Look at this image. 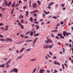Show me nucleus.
<instances>
[{
	"instance_id": "nucleus-25",
	"label": "nucleus",
	"mask_w": 73,
	"mask_h": 73,
	"mask_svg": "<svg viewBox=\"0 0 73 73\" xmlns=\"http://www.w3.org/2000/svg\"><path fill=\"white\" fill-rule=\"evenodd\" d=\"M53 45V44H52V45H51L50 46H49V49L51 48H52V47Z\"/></svg>"
},
{
	"instance_id": "nucleus-53",
	"label": "nucleus",
	"mask_w": 73,
	"mask_h": 73,
	"mask_svg": "<svg viewBox=\"0 0 73 73\" xmlns=\"http://www.w3.org/2000/svg\"><path fill=\"white\" fill-rule=\"evenodd\" d=\"M34 21H37V18H35V19H34Z\"/></svg>"
},
{
	"instance_id": "nucleus-59",
	"label": "nucleus",
	"mask_w": 73,
	"mask_h": 73,
	"mask_svg": "<svg viewBox=\"0 0 73 73\" xmlns=\"http://www.w3.org/2000/svg\"><path fill=\"white\" fill-rule=\"evenodd\" d=\"M9 66H10L9 65H8L6 66V67H9Z\"/></svg>"
},
{
	"instance_id": "nucleus-8",
	"label": "nucleus",
	"mask_w": 73,
	"mask_h": 73,
	"mask_svg": "<svg viewBox=\"0 0 73 73\" xmlns=\"http://www.w3.org/2000/svg\"><path fill=\"white\" fill-rule=\"evenodd\" d=\"M54 63L56 65L58 64L59 66L60 65V64L59 62H57V61L55 60L54 62Z\"/></svg>"
},
{
	"instance_id": "nucleus-23",
	"label": "nucleus",
	"mask_w": 73,
	"mask_h": 73,
	"mask_svg": "<svg viewBox=\"0 0 73 73\" xmlns=\"http://www.w3.org/2000/svg\"><path fill=\"white\" fill-rule=\"evenodd\" d=\"M36 68H35L34 69V70H33V72H32L33 73L36 71Z\"/></svg>"
},
{
	"instance_id": "nucleus-43",
	"label": "nucleus",
	"mask_w": 73,
	"mask_h": 73,
	"mask_svg": "<svg viewBox=\"0 0 73 73\" xmlns=\"http://www.w3.org/2000/svg\"><path fill=\"white\" fill-rule=\"evenodd\" d=\"M60 23H58L57 25V27H58L60 25Z\"/></svg>"
},
{
	"instance_id": "nucleus-6",
	"label": "nucleus",
	"mask_w": 73,
	"mask_h": 73,
	"mask_svg": "<svg viewBox=\"0 0 73 73\" xmlns=\"http://www.w3.org/2000/svg\"><path fill=\"white\" fill-rule=\"evenodd\" d=\"M45 71V70L43 69H40L39 70L40 73H44V72Z\"/></svg>"
},
{
	"instance_id": "nucleus-61",
	"label": "nucleus",
	"mask_w": 73,
	"mask_h": 73,
	"mask_svg": "<svg viewBox=\"0 0 73 73\" xmlns=\"http://www.w3.org/2000/svg\"><path fill=\"white\" fill-rule=\"evenodd\" d=\"M49 54H50L51 55H53L50 52L49 53Z\"/></svg>"
},
{
	"instance_id": "nucleus-47",
	"label": "nucleus",
	"mask_w": 73,
	"mask_h": 73,
	"mask_svg": "<svg viewBox=\"0 0 73 73\" xmlns=\"http://www.w3.org/2000/svg\"><path fill=\"white\" fill-rule=\"evenodd\" d=\"M19 58H20V56H19L17 58V60H18Z\"/></svg>"
},
{
	"instance_id": "nucleus-32",
	"label": "nucleus",
	"mask_w": 73,
	"mask_h": 73,
	"mask_svg": "<svg viewBox=\"0 0 73 73\" xmlns=\"http://www.w3.org/2000/svg\"><path fill=\"white\" fill-rule=\"evenodd\" d=\"M54 18V19H57V18L56 17H55V16H54V17H52V18L53 19Z\"/></svg>"
},
{
	"instance_id": "nucleus-55",
	"label": "nucleus",
	"mask_w": 73,
	"mask_h": 73,
	"mask_svg": "<svg viewBox=\"0 0 73 73\" xmlns=\"http://www.w3.org/2000/svg\"><path fill=\"white\" fill-rule=\"evenodd\" d=\"M0 37H1L2 38H3V36L2 35H0Z\"/></svg>"
},
{
	"instance_id": "nucleus-40",
	"label": "nucleus",
	"mask_w": 73,
	"mask_h": 73,
	"mask_svg": "<svg viewBox=\"0 0 73 73\" xmlns=\"http://www.w3.org/2000/svg\"><path fill=\"white\" fill-rule=\"evenodd\" d=\"M64 24V22H60V24H61V25H62V24Z\"/></svg>"
},
{
	"instance_id": "nucleus-1",
	"label": "nucleus",
	"mask_w": 73,
	"mask_h": 73,
	"mask_svg": "<svg viewBox=\"0 0 73 73\" xmlns=\"http://www.w3.org/2000/svg\"><path fill=\"white\" fill-rule=\"evenodd\" d=\"M5 4L6 6H10L11 4V1L9 2V3H8V4L7 1L5 0Z\"/></svg>"
},
{
	"instance_id": "nucleus-22",
	"label": "nucleus",
	"mask_w": 73,
	"mask_h": 73,
	"mask_svg": "<svg viewBox=\"0 0 73 73\" xmlns=\"http://www.w3.org/2000/svg\"><path fill=\"white\" fill-rule=\"evenodd\" d=\"M14 9H13L11 11V14H13V12L14 11Z\"/></svg>"
},
{
	"instance_id": "nucleus-62",
	"label": "nucleus",
	"mask_w": 73,
	"mask_h": 73,
	"mask_svg": "<svg viewBox=\"0 0 73 73\" xmlns=\"http://www.w3.org/2000/svg\"><path fill=\"white\" fill-rule=\"evenodd\" d=\"M51 36L52 37H54V35L53 34H52V35H51Z\"/></svg>"
},
{
	"instance_id": "nucleus-13",
	"label": "nucleus",
	"mask_w": 73,
	"mask_h": 73,
	"mask_svg": "<svg viewBox=\"0 0 73 73\" xmlns=\"http://www.w3.org/2000/svg\"><path fill=\"white\" fill-rule=\"evenodd\" d=\"M30 35L31 36H32L33 35V31H31L30 33Z\"/></svg>"
},
{
	"instance_id": "nucleus-50",
	"label": "nucleus",
	"mask_w": 73,
	"mask_h": 73,
	"mask_svg": "<svg viewBox=\"0 0 73 73\" xmlns=\"http://www.w3.org/2000/svg\"><path fill=\"white\" fill-rule=\"evenodd\" d=\"M56 58V56H54L53 57L54 59H55Z\"/></svg>"
},
{
	"instance_id": "nucleus-64",
	"label": "nucleus",
	"mask_w": 73,
	"mask_h": 73,
	"mask_svg": "<svg viewBox=\"0 0 73 73\" xmlns=\"http://www.w3.org/2000/svg\"><path fill=\"white\" fill-rule=\"evenodd\" d=\"M72 52L73 54V48L72 47Z\"/></svg>"
},
{
	"instance_id": "nucleus-30",
	"label": "nucleus",
	"mask_w": 73,
	"mask_h": 73,
	"mask_svg": "<svg viewBox=\"0 0 73 73\" xmlns=\"http://www.w3.org/2000/svg\"><path fill=\"white\" fill-rule=\"evenodd\" d=\"M54 4V3L51 2V3H50V4H49V5L50 6V5H51L52 4Z\"/></svg>"
},
{
	"instance_id": "nucleus-58",
	"label": "nucleus",
	"mask_w": 73,
	"mask_h": 73,
	"mask_svg": "<svg viewBox=\"0 0 73 73\" xmlns=\"http://www.w3.org/2000/svg\"><path fill=\"white\" fill-rule=\"evenodd\" d=\"M71 46H72V45L71 44H69V47H71Z\"/></svg>"
},
{
	"instance_id": "nucleus-35",
	"label": "nucleus",
	"mask_w": 73,
	"mask_h": 73,
	"mask_svg": "<svg viewBox=\"0 0 73 73\" xmlns=\"http://www.w3.org/2000/svg\"><path fill=\"white\" fill-rule=\"evenodd\" d=\"M71 34V33H66V35H67V36H68V35H70Z\"/></svg>"
},
{
	"instance_id": "nucleus-28",
	"label": "nucleus",
	"mask_w": 73,
	"mask_h": 73,
	"mask_svg": "<svg viewBox=\"0 0 73 73\" xmlns=\"http://www.w3.org/2000/svg\"><path fill=\"white\" fill-rule=\"evenodd\" d=\"M62 49L63 50V52L64 53L65 52V49L64 48H62Z\"/></svg>"
},
{
	"instance_id": "nucleus-51",
	"label": "nucleus",
	"mask_w": 73,
	"mask_h": 73,
	"mask_svg": "<svg viewBox=\"0 0 73 73\" xmlns=\"http://www.w3.org/2000/svg\"><path fill=\"white\" fill-rule=\"evenodd\" d=\"M45 42L46 43H49V42L47 40L45 41Z\"/></svg>"
},
{
	"instance_id": "nucleus-60",
	"label": "nucleus",
	"mask_w": 73,
	"mask_h": 73,
	"mask_svg": "<svg viewBox=\"0 0 73 73\" xmlns=\"http://www.w3.org/2000/svg\"><path fill=\"white\" fill-rule=\"evenodd\" d=\"M29 32H28L27 33H26V35H27V34H28L29 33Z\"/></svg>"
},
{
	"instance_id": "nucleus-63",
	"label": "nucleus",
	"mask_w": 73,
	"mask_h": 73,
	"mask_svg": "<svg viewBox=\"0 0 73 73\" xmlns=\"http://www.w3.org/2000/svg\"><path fill=\"white\" fill-rule=\"evenodd\" d=\"M49 61L50 62H52V60H49Z\"/></svg>"
},
{
	"instance_id": "nucleus-49",
	"label": "nucleus",
	"mask_w": 73,
	"mask_h": 73,
	"mask_svg": "<svg viewBox=\"0 0 73 73\" xmlns=\"http://www.w3.org/2000/svg\"><path fill=\"white\" fill-rule=\"evenodd\" d=\"M26 6H25L23 7V8L24 9H26Z\"/></svg>"
},
{
	"instance_id": "nucleus-36",
	"label": "nucleus",
	"mask_w": 73,
	"mask_h": 73,
	"mask_svg": "<svg viewBox=\"0 0 73 73\" xmlns=\"http://www.w3.org/2000/svg\"><path fill=\"white\" fill-rule=\"evenodd\" d=\"M39 28H40V27H39V26H37V27H36V29H39Z\"/></svg>"
},
{
	"instance_id": "nucleus-14",
	"label": "nucleus",
	"mask_w": 73,
	"mask_h": 73,
	"mask_svg": "<svg viewBox=\"0 0 73 73\" xmlns=\"http://www.w3.org/2000/svg\"><path fill=\"white\" fill-rule=\"evenodd\" d=\"M49 45H47L46 46H45L43 47V48H49Z\"/></svg>"
},
{
	"instance_id": "nucleus-39",
	"label": "nucleus",
	"mask_w": 73,
	"mask_h": 73,
	"mask_svg": "<svg viewBox=\"0 0 73 73\" xmlns=\"http://www.w3.org/2000/svg\"><path fill=\"white\" fill-rule=\"evenodd\" d=\"M31 49H32V48L28 49H27V50L28 51H30V50H31Z\"/></svg>"
},
{
	"instance_id": "nucleus-27",
	"label": "nucleus",
	"mask_w": 73,
	"mask_h": 73,
	"mask_svg": "<svg viewBox=\"0 0 73 73\" xmlns=\"http://www.w3.org/2000/svg\"><path fill=\"white\" fill-rule=\"evenodd\" d=\"M0 40L1 41H6V40H4V39H0Z\"/></svg>"
},
{
	"instance_id": "nucleus-44",
	"label": "nucleus",
	"mask_w": 73,
	"mask_h": 73,
	"mask_svg": "<svg viewBox=\"0 0 73 73\" xmlns=\"http://www.w3.org/2000/svg\"><path fill=\"white\" fill-rule=\"evenodd\" d=\"M62 67L63 69H64V66L63 64L62 65Z\"/></svg>"
},
{
	"instance_id": "nucleus-18",
	"label": "nucleus",
	"mask_w": 73,
	"mask_h": 73,
	"mask_svg": "<svg viewBox=\"0 0 73 73\" xmlns=\"http://www.w3.org/2000/svg\"><path fill=\"white\" fill-rule=\"evenodd\" d=\"M37 3H38V4L39 5H41V3L40 2V1H39L38 0L37 1Z\"/></svg>"
},
{
	"instance_id": "nucleus-33",
	"label": "nucleus",
	"mask_w": 73,
	"mask_h": 73,
	"mask_svg": "<svg viewBox=\"0 0 73 73\" xmlns=\"http://www.w3.org/2000/svg\"><path fill=\"white\" fill-rule=\"evenodd\" d=\"M61 6L62 7H63L65 6V5L63 3H62L61 4Z\"/></svg>"
},
{
	"instance_id": "nucleus-24",
	"label": "nucleus",
	"mask_w": 73,
	"mask_h": 73,
	"mask_svg": "<svg viewBox=\"0 0 73 73\" xmlns=\"http://www.w3.org/2000/svg\"><path fill=\"white\" fill-rule=\"evenodd\" d=\"M29 20L30 21H31V22H32V21H33V19H32V17H31V18H30L29 19Z\"/></svg>"
},
{
	"instance_id": "nucleus-12",
	"label": "nucleus",
	"mask_w": 73,
	"mask_h": 73,
	"mask_svg": "<svg viewBox=\"0 0 73 73\" xmlns=\"http://www.w3.org/2000/svg\"><path fill=\"white\" fill-rule=\"evenodd\" d=\"M38 39V38H36V39H35L34 41V42H33V44H35V42H36V41H37V40Z\"/></svg>"
},
{
	"instance_id": "nucleus-5",
	"label": "nucleus",
	"mask_w": 73,
	"mask_h": 73,
	"mask_svg": "<svg viewBox=\"0 0 73 73\" xmlns=\"http://www.w3.org/2000/svg\"><path fill=\"white\" fill-rule=\"evenodd\" d=\"M33 7L34 8H36L37 7V4L36 3H34L32 5Z\"/></svg>"
},
{
	"instance_id": "nucleus-21",
	"label": "nucleus",
	"mask_w": 73,
	"mask_h": 73,
	"mask_svg": "<svg viewBox=\"0 0 73 73\" xmlns=\"http://www.w3.org/2000/svg\"><path fill=\"white\" fill-rule=\"evenodd\" d=\"M57 35L59 36H61L62 35L61 34H58Z\"/></svg>"
},
{
	"instance_id": "nucleus-3",
	"label": "nucleus",
	"mask_w": 73,
	"mask_h": 73,
	"mask_svg": "<svg viewBox=\"0 0 73 73\" xmlns=\"http://www.w3.org/2000/svg\"><path fill=\"white\" fill-rule=\"evenodd\" d=\"M18 24L19 26L21 27V28L22 29H24V26L23 25H22L21 23H18Z\"/></svg>"
},
{
	"instance_id": "nucleus-34",
	"label": "nucleus",
	"mask_w": 73,
	"mask_h": 73,
	"mask_svg": "<svg viewBox=\"0 0 73 73\" xmlns=\"http://www.w3.org/2000/svg\"><path fill=\"white\" fill-rule=\"evenodd\" d=\"M34 23L37 24L39 23V22H34Z\"/></svg>"
},
{
	"instance_id": "nucleus-19",
	"label": "nucleus",
	"mask_w": 73,
	"mask_h": 73,
	"mask_svg": "<svg viewBox=\"0 0 73 73\" xmlns=\"http://www.w3.org/2000/svg\"><path fill=\"white\" fill-rule=\"evenodd\" d=\"M26 14H25L26 16H27L28 15V14H29L28 11H26Z\"/></svg>"
},
{
	"instance_id": "nucleus-29",
	"label": "nucleus",
	"mask_w": 73,
	"mask_h": 73,
	"mask_svg": "<svg viewBox=\"0 0 73 73\" xmlns=\"http://www.w3.org/2000/svg\"><path fill=\"white\" fill-rule=\"evenodd\" d=\"M51 6L49 5L48 7H47V8L50 9H51Z\"/></svg>"
},
{
	"instance_id": "nucleus-42",
	"label": "nucleus",
	"mask_w": 73,
	"mask_h": 73,
	"mask_svg": "<svg viewBox=\"0 0 73 73\" xmlns=\"http://www.w3.org/2000/svg\"><path fill=\"white\" fill-rule=\"evenodd\" d=\"M60 38H63V39L64 38V36H60Z\"/></svg>"
},
{
	"instance_id": "nucleus-45",
	"label": "nucleus",
	"mask_w": 73,
	"mask_h": 73,
	"mask_svg": "<svg viewBox=\"0 0 73 73\" xmlns=\"http://www.w3.org/2000/svg\"><path fill=\"white\" fill-rule=\"evenodd\" d=\"M20 36L21 37H23V36H24L22 34H21L20 35Z\"/></svg>"
},
{
	"instance_id": "nucleus-48",
	"label": "nucleus",
	"mask_w": 73,
	"mask_h": 73,
	"mask_svg": "<svg viewBox=\"0 0 73 73\" xmlns=\"http://www.w3.org/2000/svg\"><path fill=\"white\" fill-rule=\"evenodd\" d=\"M44 12L45 13V15H47V14H46V12L45 10H44Z\"/></svg>"
},
{
	"instance_id": "nucleus-26",
	"label": "nucleus",
	"mask_w": 73,
	"mask_h": 73,
	"mask_svg": "<svg viewBox=\"0 0 73 73\" xmlns=\"http://www.w3.org/2000/svg\"><path fill=\"white\" fill-rule=\"evenodd\" d=\"M36 60V58L33 59L31 60H30V61L31 62H32L33 61H35Z\"/></svg>"
},
{
	"instance_id": "nucleus-57",
	"label": "nucleus",
	"mask_w": 73,
	"mask_h": 73,
	"mask_svg": "<svg viewBox=\"0 0 73 73\" xmlns=\"http://www.w3.org/2000/svg\"><path fill=\"white\" fill-rule=\"evenodd\" d=\"M8 62L9 63H10L11 62V60H8Z\"/></svg>"
},
{
	"instance_id": "nucleus-4",
	"label": "nucleus",
	"mask_w": 73,
	"mask_h": 73,
	"mask_svg": "<svg viewBox=\"0 0 73 73\" xmlns=\"http://www.w3.org/2000/svg\"><path fill=\"white\" fill-rule=\"evenodd\" d=\"M6 41H7V42H9V41H10V42L13 41L10 38H7L6 40Z\"/></svg>"
},
{
	"instance_id": "nucleus-7",
	"label": "nucleus",
	"mask_w": 73,
	"mask_h": 73,
	"mask_svg": "<svg viewBox=\"0 0 73 73\" xmlns=\"http://www.w3.org/2000/svg\"><path fill=\"white\" fill-rule=\"evenodd\" d=\"M9 25H7V26H6L5 28L4 29V30L5 31H7L8 29V28H9Z\"/></svg>"
},
{
	"instance_id": "nucleus-17",
	"label": "nucleus",
	"mask_w": 73,
	"mask_h": 73,
	"mask_svg": "<svg viewBox=\"0 0 73 73\" xmlns=\"http://www.w3.org/2000/svg\"><path fill=\"white\" fill-rule=\"evenodd\" d=\"M5 64H3L2 65H0V67H5Z\"/></svg>"
},
{
	"instance_id": "nucleus-20",
	"label": "nucleus",
	"mask_w": 73,
	"mask_h": 73,
	"mask_svg": "<svg viewBox=\"0 0 73 73\" xmlns=\"http://www.w3.org/2000/svg\"><path fill=\"white\" fill-rule=\"evenodd\" d=\"M15 2H14L13 3V4L12 5V6L13 7H14L15 6Z\"/></svg>"
},
{
	"instance_id": "nucleus-11",
	"label": "nucleus",
	"mask_w": 73,
	"mask_h": 73,
	"mask_svg": "<svg viewBox=\"0 0 73 73\" xmlns=\"http://www.w3.org/2000/svg\"><path fill=\"white\" fill-rule=\"evenodd\" d=\"M21 18L22 19H23L24 18L23 16V15H22V14H20V16L19 17V19H20Z\"/></svg>"
},
{
	"instance_id": "nucleus-38",
	"label": "nucleus",
	"mask_w": 73,
	"mask_h": 73,
	"mask_svg": "<svg viewBox=\"0 0 73 73\" xmlns=\"http://www.w3.org/2000/svg\"><path fill=\"white\" fill-rule=\"evenodd\" d=\"M31 41H32V40H27V42H31Z\"/></svg>"
},
{
	"instance_id": "nucleus-31",
	"label": "nucleus",
	"mask_w": 73,
	"mask_h": 73,
	"mask_svg": "<svg viewBox=\"0 0 73 73\" xmlns=\"http://www.w3.org/2000/svg\"><path fill=\"white\" fill-rule=\"evenodd\" d=\"M19 3H22V2L21 0H19Z\"/></svg>"
},
{
	"instance_id": "nucleus-9",
	"label": "nucleus",
	"mask_w": 73,
	"mask_h": 73,
	"mask_svg": "<svg viewBox=\"0 0 73 73\" xmlns=\"http://www.w3.org/2000/svg\"><path fill=\"white\" fill-rule=\"evenodd\" d=\"M66 32L65 31H64L63 32V36H66Z\"/></svg>"
},
{
	"instance_id": "nucleus-54",
	"label": "nucleus",
	"mask_w": 73,
	"mask_h": 73,
	"mask_svg": "<svg viewBox=\"0 0 73 73\" xmlns=\"http://www.w3.org/2000/svg\"><path fill=\"white\" fill-rule=\"evenodd\" d=\"M49 40H50V39H49V38H48V39H47V41L48 42H49L50 41Z\"/></svg>"
},
{
	"instance_id": "nucleus-37",
	"label": "nucleus",
	"mask_w": 73,
	"mask_h": 73,
	"mask_svg": "<svg viewBox=\"0 0 73 73\" xmlns=\"http://www.w3.org/2000/svg\"><path fill=\"white\" fill-rule=\"evenodd\" d=\"M56 38L57 39H59V37H58V36H56Z\"/></svg>"
},
{
	"instance_id": "nucleus-56",
	"label": "nucleus",
	"mask_w": 73,
	"mask_h": 73,
	"mask_svg": "<svg viewBox=\"0 0 73 73\" xmlns=\"http://www.w3.org/2000/svg\"><path fill=\"white\" fill-rule=\"evenodd\" d=\"M23 21H24V20H23V19H22L21 21V22L22 23H23L24 22H23Z\"/></svg>"
},
{
	"instance_id": "nucleus-2",
	"label": "nucleus",
	"mask_w": 73,
	"mask_h": 73,
	"mask_svg": "<svg viewBox=\"0 0 73 73\" xmlns=\"http://www.w3.org/2000/svg\"><path fill=\"white\" fill-rule=\"evenodd\" d=\"M18 69L16 68H14V69H13V70H12L11 71V72H15L16 73H17L18 72Z\"/></svg>"
},
{
	"instance_id": "nucleus-10",
	"label": "nucleus",
	"mask_w": 73,
	"mask_h": 73,
	"mask_svg": "<svg viewBox=\"0 0 73 73\" xmlns=\"http://www.w3.org/2000/svg\"><path fill=\"white\" fill-rule=\"evenodd\" d=\"M38 11V10H35V11H31L30 12L31 13H35L36 12H37Z\"/></svg>"
},
{
	"instance_id": "nucleus-41",
	"label": "nucleus",
	"mask_w": 73,
	"mask_h": 73,
	"mask_svg": "<svg viewBox=\"0 0 73 73\" xmlns=\"http://www.w3.org/2000/svg\"><path fill=\"white\" fill-rule=\"evenodd\" d=\"M4 25L3 23H0V26H1Z\"/></svg>"
},
{
	"instance_id": "nucleus-52",
	"label": "nucleus",
	"mask_w": 73,
	"mask_h": 73,
	"mask_svg": "<svg viewBox=\"0 0 73 73\" xmlns=\"http://www.w3.org/2000/svg\"><path fill=\"white\" fill-rule=\"evenodd\" d=\"M34 16L36 17H37V15L36 14H34Z\"/></svg>"
},
{
	"instance_id": "nucleus-16",
	"label": "nucleus",
	"mask_w": 73,
	"mask_h": 73,
	"mask_svg": "<svg viewBox=\"0 0 73 73\" xmlns=\"http://www.w3.org/2000/svg\"><path fill=\"white\" fill-rule=\"evenodd\" d=\"M40 35L39 34H36L34 35V37H36Z\"/></svg>"
},
{
	"instance_id": "nucleus-46",
	"label": "nucleus",
	"mask_w": 73,
	"mask_h": 73,
	"mask_svg": "<svg viewBox=\"0 0 73 73\" xmlns=\"http://www.w3.org/2000/svg\"><path fill=\"white\" fill-rule=\"evenodd\" d=\"M60 46L61 45V44H60V43H59V42H58L57 43Z\"/></svg>"
},
{
	"instance_id": "nucleus-15",
	"label": "nucleus",
	"mask_w": 73,
	"mask_h": 73,
	"mask_svg": "<svg viewBox=\"0 0 73 73\" xmlns=\"http://www.w3.org/2000/svg\"><path fill=\"white\" fill-rule=\"evenodd\" d=\"M58 30H57L51 31V32H54V33L56 32H58Z\"/></svg>"
}]
</instances>
